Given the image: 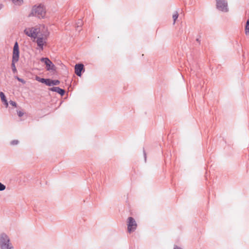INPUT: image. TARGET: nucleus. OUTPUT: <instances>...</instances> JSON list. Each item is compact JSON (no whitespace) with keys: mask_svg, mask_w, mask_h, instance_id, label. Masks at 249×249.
Returning <instances> with one entry per match:
<instances>
[{"mask_svg":"<svg viewBox=\"0 0 249 249\" xmlns=\"http://www.w3.org/2000/svg\"><path fill=\"white\" fill-rule=\"evenodd\" d=\"M216 7L219 11L223 12L229 11L228 2L226 0H215Z\"/></svg>","mask_w":249,"mask_h":249,"instance_id":"20e7f679","label":"nucleus"},{"mask_svg":"<svg viewBox=\"0 0 249 249\" xmlns=\"http://www.w3.org/2000/svg\"><path fill=\"white\" fill-rule=\"evenodd\" d=\"M19 50L18 43L16 42L14 44L13 51L12 60L11 68L14 73L17 72V70L16 67L15 63L19 60Z\"/></svg>","mask_w":249,"mask_h":249,"instance_id":"f257e3e1","label":"nucleus"},{"mask_svg":"<svg viewBox=\"0 0 249 249\" xmlns=\"http://www.w3.org/2000/svg\"><path fill=\"white\" fill-rule=\"evenodd\" d=\"M0 249H14L10 238L5 233L0 235Z\"/></svg>","mask_w":249,"mask_h":249,"instance_id":"7ed1b4c3","label":"nucleus"},{"mask_svg":"<svg viewBox=\"0 0 249 249\" xmlns=\"http://www.w3.org/2000/svg\"><path fill=\"white\" fill-rule=\"evenodd\" d=\"M44 84L48 86H52V80L51 79H45Z\"/></svg>","mask_w":249,"mask_h":249,"instance_id":"4468645a","label":"nucleus"},{"mask_svg":"<svg viewBox=\"0 0 249 249\" xmlns=\"http://www.w3.org/2000/svg\"><path fill=\"white\" fill-rule=\"evenodd\" d=\"M17 113H18V116L20 117H22L24 114V113L22 111H18L17 112Z\"/></svg>","mask_w":249,"mask_h":249,"instance_id":"b1692460","label":"nucleus"},{"mask_svg":"<svg viewBox=\"0 0 249 249\" xmlns=\"http://www.w3.org/2000/svg\"><path fill=\"white\" fill-rule=\"evenodd\" d=\"M24 33L26 35L30 37L31 38H34V36H33V31H32V28H26L24 30Z\"/></svg>","mask_w":249,"mask_h":249,"instance_id":"9d476101","label":"nucleus"},{"mask_svg":"<svg viewBox=\"0 0 249 249\" xmlns=\"http://www.w3.org/2000/svg\"><path fill=\"white\" fill-rule=\"evenodd\" d=\"M173 249H182L180 247H178L177 245H175Z\"/></svg>","mask_w":249,"mask_h":249,"instance_id":"bb28decb","label":"nucleus"},{"mask_svg":"<svg viewBox=\"0 0 249 249\" xmlns=\"http://www.w3.org/2000/svg\"><path fill=\"white\" fill-rule=\"evenodd\" d=\"M46 15L45 8L43 5L40 4L38 5H34L33 7L32 12L29 17L34 16L38 18H44Z\"/></svg>","mask_w":249,"mask_h":249,"instance_id":"f03ea898","label":"nucleus"},{"mask_svg":"<svg viewBox=\"0 0 249 249\" xmlns=\"http://www.w3.org/2000/svg\"><path fill=\"white\" fill-rule=\"evenodd\" d=\"M75 73L78 76H81L82 72L85 71L84 66L82 63L76 64L74 67Z\"/></svg>","mask_w":249,"mask_h":249,"instance_id":"0eeeda50","label":"nucleus"},{"mask_svg":"<svg viewBox=\"0 0 249 249\" xmlns=\"http://www.w3.org/2000/svg\"><path fill=\"white\" fill-rule=\"evenodd\" d=\"M143 155H144V160H145V161H146V152L145 151V150L143 149Z\"/></svg>","mask_w":249,"mask_h":249,"instance_id":"a878e982","label":"nucleus"},{"mask_svg":"<svg viewBox=\"0 0 249 249\" xmlns=\"http://www.w3.org/2000/svg\"><path fill=\"white\" fill-rule=\"evenodd\" d=\"M60 84V81L58 80H52V86L58 85Z\"/></svg>","mask_w":249,"mask_h":249,"instance_id":"a211bd4d","label":"nucleus"},{"mask_svg":"<svg viewBox=\"0 0 249 249\" xmlns=\"http://www.w3.org/2000/svg\"><path fill=\"white\" fill-rule=\"evenodd\" d=\"M0 97L1 98V101L4 103V104L7 107L8 106V102L6 100V96L4 94V93L3 92H0Z\"/></svg>","mask_w":249,"mask_h":249,"instance_id":"9b49d317","label":"nucleus"},{"mask_svg":"<svg viewBox=\"0 0 249 249\" xmlns=\"http://www.w3.org/2000/svg\"><path fill=\"white\" fill-rule=\"evenodd\" d=\"M36 80L40 83L44 84L45 78H41L39 76H36Z\"/></svg>","mask_w":249,"mask_h":249,"instance_id":"dca6fc26","label":"nucleus"},{"mask_svg":"<svg viewBox=\"0 0 249 249\" xmlns=\"http://www.w3.org/2000/svg\"><path fill=\"white\" fill-rule=\"evenodd\" d=\"M196 41L197 42H198V43H199V44H200V39H199V38H196Z\"/></svg>","mask_w":249,"mask_h":249,"instance_id":"cd10ccee","label":"nucleus"},{"mask_svg":"<svg viewBox=\"0 0 249 249\" xmlns=\"http://www.w3.org/2000/svg\"><path fill=\"white\" fill-rule=\"evenodd\" d=\"M49 90L53 92H56L61 96H63L65 93V90L58 87H53L49 89Z\"/></svg>","mask_w":249,"mask_h":249,"instance_id":"6e6552de","label":"nucleus"},{"mask_svg":"<svg viewBox=\"0 0 249 249\" xmlns=\"http://www.w3.org/2000/svg\"><path fill=\"white\" fill-rule=\"evenodd\" d=\"M17 78L18 81H19L22 83H25V81L23 79L20 78L18 77H17Z\"/></svg>","mask_w":249,"mask_h":249,"instance_id":"393cba45","label":"nucleus"},{"mask_svg":"<svg viewBox=\"0 0 249 249\" xmlns=\"http://www.w3.org/2000/svg\"><path fill=\"white\" fill-rule=\"evenodd\" d=\"M40 61L46 65V69L47 71H56V67L53 62L48 57H42Z\"/></svg>","mask_w":249,"mask_h":249,"instance_id":"39448f33","label":"nucleus"},{"mask_svg":"<svg viewBox=\"0 0 249 249\" xmlns=\"http://www.w3.org/2000/svg\"><path fill=\"white\" fill-rule=\"evenodd\" d=\"M190 67H191V71H194L195 70V67H196V64H194L193 63H191V62H189Z\"/></svg>","mask_w":249,"mask_h":249,"instance_id":"6ab92c4d","label":"nucleus"},{"mask_svg":"<svg viewBox=\"0 0 249 249\" xmlns=\"http://www.w3.org/2000/svg\"><path fill=\"white\" fill-rule=\"evenodd\" d=\"M36 43L37 44V46L39 47V49L41 50H43V45L44 43H45V41H43V37H36Z\"/></svg>","mask_w":249,"mask_h":249,"instance_id":"1a4fd4ad","label":"nucleus"},{"mask_svg":"<svg viewBox=\"0 0 249 249\" xmlns=\"http://www.w3.org/2000/svg\"><path fill=\"white\" fill-rule=\"evenodd\" d=\"M16 5H20L23 3V0H11Z\"/></svg>","mask_w":249,"mask_h":249,"instance_id":"f3484780","label":"nucleus"},{"mask_svg":"<svg viewBox=\"0 0 249 249\" xmlns=\"http://www.w3.org/2000/svg\"><path fill=\"white\" fill-rule=\"evenodd\" d=\"M32 31L33 36H34V38L36 39L40 32V29L38 28L32 27Z\"/></svg>","mask_w":249,"mask_h":249,"instance_id":"f8f14e48","label":"nucleus"},{"mask_svg":"<svg viewBox=\"0 0 249 249\" xmlns=\"http://www.w3.org/2000/svg\"><path fill=\"white\" fill-rule=\"evenodd\" d=\"M249 33V18L247 19L245 26V34L248 35Z\"/></svg>","mask_w":249,"mask_h":249,"instance_id":"ddd939ff","label":"nucleus"},{"mask_svg":"<svg viewBox=\"0 0 249 249\" xmlns=\"http://www.w3.org/2000/svg\"><path fill=\"white\" fill-rule=\"evenodd\" d=\"M9 104H10L11 106H13V107H16V106H17V103H16L15 101H13L10 100V101H9Z\"/></svg>","mask_w":249,"mask_h":249,"instance_id":"5701e85b","label":"nucleus"},{"mask_svg":"<svg viewBox=\"0 0 249 249\" xmlns=\"http://www.w3.org/2000/svg\"><path fill=\"white\" fill-rule=\"evenodd\" d=\"M178 17V14L177 11L175 12L174 14L173 15V18L174 20V24L176 22L177 19Z\"/></svg>","mask_w":249,"mask_h":249,"instance_id":"2eb2a0df","label":"nucleus"},{"mask_svg":"<svg viewBox=\"0 0 249 249\" xmlns=\"http://www.w3.org/2000/svg\"><path fill=\"white\" fill-rule=\"evenodd\" d=\"M5 188H6L4 184H3L2 183L0 182V191H2L4 190L5 189Z\"/></svg>","mask_w":249,"mask_h":249,"instance_id":"4be33fe9","label":"nucleus"},{"mask_svg":"<svg viewBox=\"0 0 249 249\" xmlns=\"http://www.w3.org/2000/svg\"><path fill=\"white\" fill-rule=\"evenodd\" d=\"M83 24V22L81 19H79L77 23V28L80 27Z\"/></svg>","mask_w":249,"mask_h":249,"instance_id":"412c9836","label":"nucleus"},{"mask_svg":"<svg viewBox=\"0 0 249 249\" xmlns=\"http://www.w3.org/2000/svg\"><path fill=\"white\" fill-rule=\"evenodd\" d=\"M127 230L130 233L134 231L137 227L135 220L132 217H129L127 219Z\"/></svg>","mask_w":249,"mask_h":249,"instance_id":"423d86ee","label":"nucleus"},{"mask_svg":"<svg viewBox=\"0 0 249 249\" xmlns=\"http://www.w3.org/2000/svg\"><path fill=\"white\" fill-rule=\"evenodd\" d=\"M19 142L18 140H14L10 142L11 145H17L18 143Z\"/></svg>","mask_w":249,"mask_h":249,"instance_id":"aec40b11","label":"nucleus"}]
</instances>
